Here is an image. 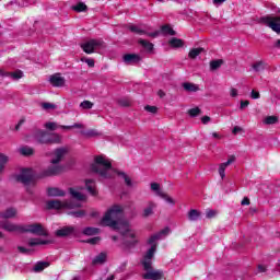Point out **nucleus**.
<instances>
[{"instance_id":"obj_57","label":"nucleus","mask_w":280,"mask_h":280,"mask_svg":"<svg viewBox=\"0 0 280 280\" xmlns=\"http://www.w3.org/2000/svg\"><path fill=\"white\" fill-rule=\"evenodd\" d=\"M156 234L160 235V240H161L162 235H168L170 234V228H164L163 230H161Z\"/></svg>"},{"instance_id":"obj_22","label":"nucleus","mask_w":280,"mask_h":280,"mask_svg":"<svg viewBox=\"0 0 280 280\" xmlns=\"http://www.w3.org/2000/svg\"><path fill=\"white\" fill-rule=\"evenodd\" d=\"M154 209H156V203L154 201H149L148 207L142 212V217L150 218V215L154 214Z\"/></svg>"},{"instance_id":"obj_38","label":"nucleus","mask_w":280,"mask_h":280,"mask_svg":"<svg viewBox=\"0 0 280 280\" xmlns=\"http://www.w3.org/2000/svg\"><path fill=\"white\" fill-rule=\"evenodd\" d=\"M10 161V158L3 153H0V172H3L5 170V165H8V162Z\"/></svg>"},{"instance_id":"obj_28","label":"nucleus","mask_w":280,"mask_h":280,"mask_svg":"<svg viewBox=\"0 0 280 280\" xmlns=\"http://www.w3.org/2000/svg\"><path fill=\"white\" fill-rule=\"evenodd\" d=\"M45 268H49V261H37L33 267L34 272H43Z\"/></svg>"},{"instance_id":"obj_52","label":"nucleus","mask_w":280,"mask_h":280,"mask_svg":"<svg viewBox=\"0 0 280 280\" xmlns=\"http://www.w3.org/2000/svg\"><path fill=\"white\" fill-rule=\"evenodd\" d=\"M151 189H152V191H156V194L159 195V191H162L161 190V184H159V183H151Z\"/></svg>"},{"instance_id":"obj_47","label":"nucleus","mask_w":280,"mask_h":280,"mask_svg":"<svg viewBox=\"0 0 280 280\" xmlns=\"http://www.w3.org/2000/svg\"><path fill=\"white\" fill-rule=\"evenodd\" d=\"M9 78H13V80H21V78H23V71L18 70L15 72H9Z\"/></svg>"},{"instance_id":"obj_21","label":"nucleus","mask_w":280,"mask_h":280,"mask_svg":"<svg viewBox=\"0 0 280 280\" xmlns=\"http://www.w3.org/2000/svg\"><path fill=\"white\" fill-rule=\"evenodd\" d=\"M85 187L91 196H97V187L94 179H85Z\"/></svg>"},{"instance_id":"obj_1","label":"nucleus","mask_w":280,"mask_h":280,"mask_svg":"<svg viewBox=\"0 0 280 280\" xmlns=\"http://www.w3.org/2000/svg\"><path fill=\"white\" fill-rule=\"evenodd\" d=\"M124 213V208L119 205H115L107 210L105 215L102 219L103 226H109L114 231H119V217Z\"/></svg>"},{"instance_id":"obj_25","label":"nucleus","mask_w":280,"mask_h":280,"mask_svg":"<svg viewBox=\"0 0 280 280\" xmlns=\"http://www.w3.org/2000/svg\"><path fill=\"white\" fill-rule=\"evenodd\" d=\"M69 194L73 200H79L80 202H83L86 200V196L82 195V192L75 190V188H69Z\"/></svg>"},{"instance_id":"obj_41","label":"nucleus","mask_w":280,"mask_h":280,"mask_svg":"<svg viewBox=\"0 0 280 280\" xmlns=\"http://www.w3.org/2000/svg\"><path fill=\"white\" fill-rule=\"evenodd\" d=\"M72 10L74 12H86V10H89V7L84 4V2H79L75 5H72Z\"/></svg>"},{"instance_id":"obj_9","label":"nucleus","mask_w":280,"mask_h":280,"mask_svg":"<svg viewBox=\"0 0 280 280\" xmlns=\"http://www.w3.org/2000/svg\"><path fill=\"white\" fill-rule=\"evenodd\" d=\"M147 272L142 275V279L145 280H163L165 279V273H163V270L161 269H154V267H151L149 269H144Z\"/></svg>"},{"instance_id":"obj_32","label":"nucleus","mask_w":280,"mask_h":280,"mask_svg":"<svg viewBox=\"0 0 280 280\" xmlns=\"http://www.w3.org/2000/svg\"><path fill=\"white\" fill-rule=\"evenodd\" d=\"M158 196H160V198H162L163 200H165V202H167L168 205H172L173 207L174 205H176V201L174 200V198H172L166 192L158 191Z\"/></svg>"},{"instance_id":"obj_2","label":"nucleus","mask_w":280,"mask_h":280,"mask_svg":"<svg viewBox=\"0 0 280 280\" xmlns=\"http://www.w3.org/2000/svg\"><path fill=\"white\" fill-rule=\"evenodd\" d=\"M91 172L98 174L102 178H110L108 170H113V164L104 155L94 156V163L90 166Z\"/></svg>"},{"instance_id":"obj_59","label":"nucleus","mask_w":280,"mask_h":280,"mask_svg":"<svg viewBox=\"0 0 280 280\" xmlns=\"http://www.w3.org/2000/svg\"><path fill=\"white\" fill-rule=\"evenodd\" d=\"M250 105V102L249 101H241V110H244V108H246L247 106Z\"/></svg>"},{"instance_id":"obj_5","label":"nucleus","mask_w":280,"mask_h":280,"mask_svg":"<svg viewBox=\"0 0 280 280\" xmlns=\"http://www.w3.org/2000/svg\"><path fill=\"white\" fill-rule=\"evenodd\" d=\"M120 235L122 236V244L126 248H132V246H137L139 241H137V234L135 231L130 229H126L125 231H120Z\"/></svg>"},{"instance_id":"obj_3","label":"nucleus","mask_w":280,"mask_h":280,"mask_svg":"<svg viewBox=\"0 0 280 280\" xmlns=\"http://www.w3.org/2000/svg\"><path fill=\"white\" fill-rule=\"evenodd\" d=\"M34 138L37 143L42 145H52L54 143H60V137L57 133H49L45 130H36L34 132Z\"/></svg>"},{"instance_id":"obj_26","label":"nucleus","mask_w":280,"mask_h":280,"mask_svg":"<svg viewBox=\"0 0 280 280\" xmlns=\"http://www.w3.org/2000/svg\"><path fill=\"white\" fill-rule=\"evenodd\" d=\"M47 194L50 197H60V198L67 196V192H65V190L60 188H48Z\"/></svg>"},{"instance_id":"obj_40","label":"nucleus","mask_w":280,"mask_h":280,"mask_svg":"<svg viewBox=\"0 0 280 280\" xmlns=\"http://www.w3.org/2000/svg\"><path fill=\"white\" fill-rule=\"evenodd\" d=\"M82 233L83 235H88V236L97 235L100 233V229L88 226L83 230Z\"/></svg>"},{"instance_id":"obj_61","label":"nucleus","mask_w":280,"mask_h":280,"mask_svg":"<svg viewBox=\"0 0 280 280\" xmlns=\"http://www.w3.org/2000/svg\"><path fill=\"white\" fill-rule=\"evenodd\" d=\"M241 205L243 207L250 205V199L248 197H244L243 200L241 201Z\"/></svg>"},{"instance_id":"obj_36","label":"nucleus","mask_w":280,"mask_h":280,"mask_svg":"<svg viewBox=\"0 0 280 280\" xmlns=\"http://www.w3.org/2000/svg\"><path fill=\"white\" fill-rule=\"evenodd\" d=\"M20 154H22V156H32L34 155V148L31 147H22L20 149Z\"/></svg>"},{"instance_id":"obj_45","label":"nucleus","mask_w":280,"mask_h":280,"mask_svg":"<svg viewBox=\"0 0 280 280\" xmlns=\"http://www.w3.org/2000/svg\"><path fill=\"white\" fill-rule=\"evenodd\" d=\"M130 32H133V34H138L139 36H143L147 34L145 31L139 28L138 26L131 25L129 26Z\"/></svg>"},{"instance_id":"obj_20","label":"nucleus","mask_w":280,"mask_h":280,"mask_svg":"<svg viewBox=\"0 0 280 280\" xmlns=\"http://www.w3.org/2000/svg\"><path fill=\"white\" fill-rule=\"evenodd\" d=\"M47 244H54L51 240H40V238H31L28 241V246H46Z\"/></svg>"},{"instance_id":"obj_6","label":"nucleus","mask_w":280,"mask_h":280,"mask_svg":"<svg viewBox=\"0 0 280 280\" xmlns=\"http://www.w3.org/2000/svg\"><path fill=\"white\" fill-rule=\"evenodd\" d=\"M258 23H262V25H267L276 34H280V16H261Z\"/></svg>"},{"instance_id":"obj_44","label":"nucleus","mask_w":280,"mask_h":280,"mask_svg":"<svg viewBox=\"0 0 280 280\" xmlns=\"http://www.w3.org/2000/svg\"><path fill=\"white\" fill-rule=\"evenodd\" d=\"M68 215H72L73 218H84V215H86V210L71 211Z\"/></svg>"},{"instance_id":"obj_24","label":"nucleus","mask_w":280,"mask_h":280,"mask_svg":"<svg viewBox=\"0 0 280 280\" xmlns=\"http://www.w3.org/2000/svg\"><path fill=\"white\" fill-rule=\"evenodd\" d=\"M49 82L52 86H65V78L63 77H58L56 74L51 75L49 79Z\"/></svg>"},{"instance_id":"obj_34","label":"nucleus","mask_w":280,"mask_h":280,"mask_svg":"<svg viewBox=\"0 0 280 280\" xmlns=\"http://www.w3.org/2000/svg\"><path fill=\"white\" fill-rule=\"evenodd\" d=\"M106 261V253L98 254L93 260V266H97V264H104Z\"/></svg>"},{"instance_id":"obj_55","label":"nucleus","mask_w":280,"mask_h":280,"mask_svg":"<svg viewBox=\"0 0 280 280\" xmlns=\"http://www.w3.org/2000/svg\"><path fill=\"white\" fill-rule=\"evenodd\" d=\"M42 107L44 108V110H50V109L56 108V105L51 104V103H43Z\"/></svg>"},{"instance_id":"obj_14","label":"nucleus","mask_w":280,"mask_h":280,"mask_svg":"<svg viewBox=\"0 0 280 280\" xmlns=\"http://www.w3.org/2000/svg\"><path fill=\"white\" fill-rule=\"evenodd\" d=\"M67 156V149L65 148H58L52 153V159L50 160L51 165H60L62 162V159Z\"/></svg>"},{"instance_id":"obj_37","label":"nucleus","mask_w":280,"mask_h":280,"mask_svg":"<svg viewBox=\"0 0 280 280\" xmlns=\"http://www.w3.org/2000/svg\"><path fill=\"white\" fill-rule=\"evenodd\" d=\"M161 32L163 34H168L170 36H176V31H174V28H172V26L168 24L161 26Z\"/></svg>"},{"instance_id":"obj_10","label":"nucleus","mask_w":280,"mask_h":280,"mask_svg":"<svg viewBox=\"0 0 280 280\" xmlns=\"http://www.w3.org/2000/svg\"><path fill=\"white\" fill-rule=\"evenodd\" d=\"M155 253H156V244H153L151 248L148 249V252L145 253V255L141 260L143 270H150L152 266V259L154 258Z\"/></svg>"},{"instance_id":"obj_16","label":"nucleus","mask_w":280,"mask_h":280,"mask_svg":"<svg viewBox=\"0 0 280 280\" xmlns=\"http://www.w3.org/2000/svg\"><path fill=\"white\" fill-rule=\"evenodd\" d=\"M122 60L125 65H138V62H141V56L137 54H126L122 56Z\"/></svg>"},{"instance_id":"obj_63","label":"nucleus","mask_w":280,"mask_h":280,"mask_svg":"<svg viewBox=\"0 0 280 280\" xmlns=\"http://www.w3.org/2000/svg\"><path fill=\"white\" fill-rule=\"evenodd\" d=\"M22 124H25V118H22L19 122H18V125L15 126V130H21V125Z\"/></svg>"},{"instance_id":"obj_18","label":"nucleus","mask_w":280,"mask_h":280,"mask_svg":"<svg viewBox=\"0 0 280 280\" xmlns=\"http://www.w3.org/2000/svg\"><path fill=\"white\" fill-rule=\"evenodd\" d=\"M231 163H235V155H231L226 162L220 164L219 175L221 176L222 179H224V177L226 176V167H229Z\"/></svg>"},{"instance_id":"obj_58","label":"nucleus","mask_w":280,"mask_h":280,"mask_svg":"<svg viewBox=\"0 0 280 280\" xmlns=\"http://www.w3.org/2000/svg\"><path fill=\"white\" fill-rule=\"evenodd\" d=\"M250 96H252V100H259V97H261V95L259 94V92H258V91H255V90L252 91Z\"/></svg>"},{"instance_id":"obj_23","label":"nucleus","mask_w":280,"mask_h":280,"mask_svg":"<svg viewBox=\"0 0 280 280\" xmlns=\"http://www.w3.org/2000/svg\"><path fill=\"white\" fill-rule=\"evenodd\" d=\"M170 47H173V49H180V47H185V40L178 38V37H173L168 40Z\"/></svg>"},{"instance_id":"obj_19","label":"nucleus","mask_w":280,"mask_h":280,"mask_svg":"<svg viewBox=\"0 0 280 280\" xmlns=\"http://www.w3.org/2000/svg\"><path fill=\"white\" fill-rule=\"evenodd\" d=\"M75 231L73 226H63L55 232L57 237H69Z\"/></svg>"},{"instance_id":"obj_60","label":"nucleus","mask_w":280,"mask_h":280,"mask_svg":"<svg viewBox=\"0 0 280 280\" xmlns=\"http://www.w3.org/2000/svg\"><path fill=\"white\" fill-rule=\"evenodd\" d=\"M209 121H211V117L209 116H203L201 117V122L207 126V124H209Z\"/></svg>"},{"instance_id":"obj_50","label":"nucleus","mask_w":280,"mask_h":280,"mask_svg":"<svg viewBox=\"0 0 280 280\" xmlns=\"http://www.w3.org/2000/svg\"><path fill=\"white\" fill-rule=\"evenodd\" d=\"M81 108H84V110H91V108H93V103L91 101H83L80 104Z\"/></svg>"},{"instance_id":"obj_42","label":"nucleus","mask_w":280,"mask_h":280,"mask_svg":"<svg viewBox=\"0 0 280 280\" xmlns=\"http://www.w3.org/2000/svg\"><path fill=\"white\" fill-rule=\"evenodd\" d=\"M187 113L189 117H198V115H202V109H200V107H195V108L188 109Z\"/></svg>"},{"instance_id":"obj_43","label":"nucleus","mask_w":280,"mask_h":280,"mask_svg":"<svg viewBox=\"0 0 280 280\" xmlns=\"http://www.w3.org/2000/svg\"><path fill=\"white\" fill-rule=\"evenodd\" d=\"M277 121H279V117H277V116H267L265 118V124H267V126H272V125L277 124Z\"/></svg>"},{"instance_id":"obj_4","label":"nucleus","mask_w":280,"mask_h":280,"mask_svg":"<svg viewBox=\"0 0 280 280\" xmlns=\"http://www.w3.org/2000/svg\"><path fill=\"white\" fill-rule=\"evenodd\" d=\"M22 233H32V235H38L39 237H49V232L40 223H33L23 226Z\"/></svg>"},{"instance_id":"obj_8","label":"nucleus","mask_w":280,"mask_h":280,"mask_svg":"<svg viewBox=\"0 0 280 280\" xmlns=\"http://www.w3.org/2000/svg\"><path fill=\"white\" fill-rule=\"evenodd\" d=\"M65 167L60 164H50L47 168L42 171L40 178H49L51 176H58L62 174Z\"/></svg>"},{"instance_id":"obj_48","label":"nucleus","mask_w":280,"mask_h":280,"mask_svg":"<svg viewBox=\"0 0 280 280\" xmlns=\"http://www.w3.org/2000/svg\"><path fill=\"white\" fill-rule=\"evenodd\" d=\"M84 242H85V244H91L92 246H95V244H100V242H102V237L94 236V237L89 238V240H86Z\"/></svg>"},{"instance_id":"obj_13","label":"nucleus","mask_w":280,"mask_h":280,"mask_svg":"<svg viewBox=\"0 0 280 280\" xmlns=\"http://www.w3.org/2000/svg\"><path fill=\"white\" fill-rule=\"evenodd\" d=\"M44 128H46V130H58V128H61L62 130H71L73 128L84 129V125L75 122L71 126H60L58 122L48 121L44 125Z\"/></svg>"},{"instance_id":"obj_53","label":"nucleus","mask_w":280,"mask_h":280,"mask_svg":"<svg viewBox=\"0 0 280 280\" xmlns=\"http://www.w3.org/2000/svg\"><path fill=\"white\" fill-rule=\"evenodd\" d=\"M18 250L19 253H21L22 255H30V253H32V249L25 248L23 246H18Z\"/></svg>"},{"instance_id":"obj_17","label":"nucleus","mask_w":280,"mask_h":280,"mask_svg":"<svg viewBox=\"0 0 280 280\" xmlns=\"http://www.w3.org/2000/svg\"><path fill=\"white\" fill-rule=\"evenodd\" d=\"M16 213H19V210L14 207H10L0 212V218H2V220H11L12 218H16Z\"/></svg>"},{"instance_id":"obj_54","label":"nucleus","mask_w":280,"mask_h":280,"mask_svg":"<svg viewBox=\"0 0 280 280\" xmlns=\"http://www.w3.org/2000/svg\"><path fill=\"white\" fill-rule=\"evenodd\" d=\"M81 60H82V62H86L88 67H90V68L95 67V60L94 59H89V58L84 59V58H82Z\"/></svg>"},{"instance_id":"obj_62","label":"nucleus","mask_w":280,"mask_h":280,"mask_svg":"<svg viewBox=\"0 0 280 280\" xmlns=\"http://www.w3.org/2000/svg\"><path fill=\"white\" fill-rule=\"evenodd\" d=\"M159 34H161L159 31H155L153 33H145L147 36H150L151 38H156V36H159Z\"/></svg>"},{"instance_id":"obj_15","label":"nucleus","mask_w":280,"mask_h":280,"mask_svg":"<svg viewBox=\"0 0 280 280\" xmlns=\"http://www.w3.org/2000/svg\"><path fill=\"white\" fill-rule=\"evenodd\" d=\"M1 229H3L4 231H8L9 233H15V232L23 233V226L22 225L14 224L10 221L2 222Z\"/></svg>"},{"instance_id":"obj_27","label":"nucleus","mask_w":280,"mask_h":280,"mask_svg":"<svg viewBox=\"0 0 280 280\" xmlns=\"http://www.w3.org/2000/svg\"><path fill=\"white\" fill-rule=\"evenodd\" d=\"M183 89L187 91V93H197L200 91V88L196 83L185 82L183 83Z\"/></svg>"},{"instance_id":"obj_7","label":"nucleus","mask_w":280,"mask_h":280,"mask_svg":"<svg viewBox=\"0 0 280 280\" xmlns=\"http://www.w3.org/2000/svg\"><path fill=\"white\" fill-rule=\"evenodd\" d=\"M16 183H22V185H30L34 183V173L31 168H22L19 175H15Z\"/></svg>"},{"instance_id":"obj_30","label":"nucleus","mask_w":280,"mask_h":280,"mask_svg":"<svg viewBox=\"0 0 280 280\" xmlns=\"http://www.w3.org/2000/svg\"><path fill=\"white\" fill-rule=\"evenodd\" d=\"M203 51H205V48H202V47L192 48L188 52V58H190V60H196L198 58V55L202 54Z\"/></svg>"},{"instance_id":"obj_64","label":"nucleus","mask_w":280,"mask_h":280,"mask_svg":"<svg viewBox=\"0 0 280 280\" xmlns=\"http://www.w3.org/2000/svg\"><path fill=\"white\" fill-rule=\"evenodd\" d=\"M232 132H233L234 135H237L238 132H242V127L235 126V127L233 128Z\"/></svg>"},{"instance_id":"obj_39","label":"nucleus","mask_w":280,"mask_h":280,"mask_svg":"<svg viewBox=\"0 0 280 280\" xmlns=\"http://www.w3.org/2000/svg\"><path fill=\"white\" fill-rule=\"evenodd\" d=\"M118 176H121L127 185V187H132V179L121 171H115Z\"/></svg>"},{"instance_id":"obj_29","label":"nucleus","mask_w":280,"mask_h":280,"mask_svg":"<svg viewBox=\"0 0 280 280\" xmlns=\"http://www.w3.org/2000/svg\"><path fill=\"white\" fill-rule=\"evenodd\" d=\"M139 45H141V47H143V49H145L147 51L149 52H152L154 51V44L150 43L149 40L147 39H139L138 40Z\"/></svg>"},{"instance_id":"obj_33","label":"nucleus","mask_w":280,"mask_h":280,"mask_svg":"<svg viewBox=\"0 0 280 280\" xmlns=\"http://www.w3.org/2000/svg\"><path fill=\"white\" fill-rule=\"evenodd\" d=\"M252 68L254 69V71H256V73H259L266 70V62L256 61L255 63L252 65Z\"/></svg>"},{"instance_id":"obj_56","label":"nucleus","mask_w":280,"mask_h":280,"mask_svg":"<svg viewBox=\"0 0 280 280\" xmlns=\"http://www.w3.org/2000/svg\"><path fill=\"white\" fill-rule=\"evenodd\" d=\"M217 213L218 212L215 210H207L206 218H208L210 220L211 218H215Z\"/></svg>"},{"instance_id":"obj_31","label":"nucleus","mask_w":280,"mask_h":280,"mask_svg":"<svg viewBox=\"0 0 280 280\" xmlns=\"http://www.w3.org/2000/svg\"><path fill=\"white\" fill-rule=\"evenodd\" d=\"M223 65H224L223 59L211 60L210 61V71H218V69H220V67H222Z\"/></svg>"},{"instance_id":"obj_12","label":"nucleus","mask_w":280,"mask_h":280,"mask_svg":"<svg viewBox=\"0 0 280 280\" xmlns=\"http://www.w3.org/2000/svg\"><path fill=\"white\" fill-rule=\"evenodd\" d=\"M46 208L51 211V210H56V211H60V209H73V206H71V203L67 202V201H60L58 199H54V200H49L46 203Z\"/></svg>"},{"instance_id":"obj_49","label":"nucleus","mask_w":280,"mask_h":280,"mask_svg":"<svg viewBox=\"0 0 280 280\" xmlns=\"http://www.w3.org/2000/svg\"><path fill=\"white\" fill-rule=\"evenodd\" d=\"M158 240H161V234L155 233L151 235V237L148 240V244H151V246H154Z\"/></svg>"},{"instance_id":"obj_35","label":"nucleus","mask_w":280,"mask_h":280,"mask_svg":"<svg viewBox=\"0 0 280 280\" xmlns=\"http://www.w3.org/2000/svg\"><path fill=\"white\" fill-rule=\"evenodd\" d=\"M199 218H200V211L196 209H191L188 212V220H190V222H196Z\"/></svg>"},{"instance_id":"obj_11","label":"nucleus","mask_w":280,"mask_h":280,"mask_svg":"<svg viewBox=\"0 0 280 280\" xmlns=\"http://www.w3.org/2000/svg\"><path fill=\"white\" fill-rule=\"evenodd\" d=\"M102 45H103L102 40L90 39L81 44L80 47L85 54H95V49H100Z\"/></svg>"},{"instance_id":"obj_51","label":"nucleus","mask_w":280,"mask_h":280,"mask_svg":"<svg viewBox=\"0 0 280 280\" xmlns=\"http://www.w3.org/2000/svg\"><path fill=\"white\" fill-rule=\"evenodd\" d=\"M144 110H147V113H151L152 115H156V113H159V107L147 105L144 106Z\"/></svg>"},{"instance_id":"obj_46","label":"nucleus","mask_w":280,"mask_h":280,"mask_svg":"<svg viewBox=\"0 0 280 280\" xmlns=\"http://www.w3.org/2000/svg\"><path fill=\"white\" fill-rule=\"evenodd\" d=\"M118 104L124 108H128V106H132V101H130V98H120L118 100Z\"/></svg>"}]
</instances>
